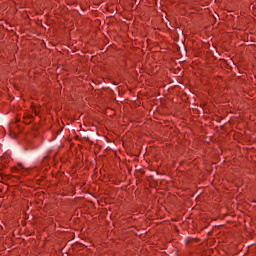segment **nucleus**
<instances>
[{
    "instance_id": "nucleus-1",
    "label": "nucleus",
    "mask_w": 256,
    "mask_h": 256,
    "mask_svg": "<svg viewBox=\"0 0 256 256\" xmlns=\"http://www.w3.org/2000/svg\"><path fill=\"white\" fill-rule=\"evenodd\" d=\"M225 63L227 62H225V60H222L221 65H225Z\"/></svg>"
}]
</instances>
